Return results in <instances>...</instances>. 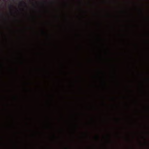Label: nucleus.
Wrapping results in <instances>:
<instances>
[{
  "mask_svg": "<svg viewBox=\"0 0 149 149\" xmlns=\"http://www.w3.org/2000/svg\"><path fill=\"white\" fill-rule=\"evenodd\" d=\"M1 0H0V1H1Z\"/></svg>",
  "mask_w": 149,
  "mask_h": 149,
  "instance_id": "obj_5",
  "label": "nucleus"
},
{
  "mask_svg": "<svg viewBox=\"0 0 149 149\" xmlns=\"http://www.w3.org/2000/svg\"><path fill=\"white\" fill-rule=\"evenodd\" d=\"M42 32L43 33H44V31H42Z\"/></svg>",
  "mask_w": 149,
  "mask_h": 149,
  "instance_id": "obj_4",
  "label": "nucleus"
},
{
  "mask_svg": "<svg viewBox=\"0 0 149 149\" xmlns=\"http://www.w3.org/2000/svg\"><path fill=\"white\" fill-rule=\"evenodd\" d=\"M13 7V6H12V5H10V8H12Z\"/></svg>",
  "mask_w": 149,
  "mask_h": 149,
  "instance_id": "obj_2",
  "label": "nucleus"
},
{
  "mask_svg": "<svg viewBox=\"0 0 149 149\" xmlns=\"http://www.w3.org/2000/svg\"><path fill=\"white\" fill-rule=\"evenodd\" d=\"M20 3L21 4L22 3H23L24 5H25V6H26V3H25V2H24L23 1L21 3Z\"/></svg>",
  "mask_w": 149,
  "mask_h": 149,
  "instance_id": "obj_1",
  "label": "nucleus"
},
{
  "mask_svg": "<svg viewBox=\"0 0 149 149\" xmlns=\"http://www.w3.org/2000/svg\"><path fill=\"white\" fill-rule=\"evenodd\" d=\"M96 138H97V139H98L99 138V137L98 136H97L96 137Z\"/></svg>",
  "mask_w": 149,
  "mask_h": 149,
  "instance_id": "obj_3",
  "label": "nucleus"
}]
</instances>
